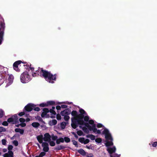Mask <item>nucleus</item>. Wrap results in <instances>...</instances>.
Here are the masks:
<instances>
[{
	"mask_svg": "<svg viewBox=\"0 0 157 157\" xmlns=\"http://www.w3.org/2000/svg\"><path fill=\"white\" fill-rule=\"evenodd\" d=\"M13 153L12 151H9L8 153H5L3 155L4 157H13Z\"/></svg>",
	"mask_w": 157,
	"mask_h": 157,
	"instance_id": "dca6fc26",
	"label": "nucleus"
},
{
	"mask_svg": "<svg viewBox=\"0 0 157 157\" xmlns=\"http://www.w3.org/2000/svg\"><path fill=\"white\" fill-rule=\"evenodd\" d=\"M2 144L3 145H6V140L5 139H2Z\"/></svg>",
	"mask_w": 157,
	"mask_h": 157,
	"instance_id": "13d9d810",
	"label": "nucleus"
},
{
	"mask_svg": "<svg viewBox=\"0 0 157 157\" xmlns=\"http://www.w3.org/2000/svg\"><path fill=\"white\" fill-rule=\"evenodd\" d=\"M19 121L21 123H24L25 122V119L22 118H20L19 119Z\"/></svg>",
	"mask_w": 157,
	"mask_h": 157,
	"instance_id": "864d4df0",
	"label": "nucleus"
},
{
	"mask_svg": "<svg viewBox=\"0 0 157 157\" xmlns=\"http://www.w3.org/2000/svg\"><path fill=\"white\" fill-rule=\"evenodd\" d=\"M40 67H39L38 70L35 71L36 72H34L32 74V76L33 77H34L37 76V75H39L38 74L40 75L39 72L40 70Z\"/></svg>",
	"mask_w": 157,
	"mask_h": 157,
	"instance_id": "5701e85b",
	"label": "nucleus"
},
{
	"mask_svg": "<svg viewBox=\"0 0 157 157\" xmlns=\"http://www.w3.org/2000/svg\"><path fill=\"white\" fill-rule=\"evenodd\" d=\"M57 123V121L55 119H53L52 121H50L49 122V124L51 126L55 125Z\"/></svg>",
	"mask_w": 157,
	"mask_h": 157,
	"instance_id": "a878e982",
	"label": "nucleus"
},
{
	"mask_svg": "<svg viewBox=\"0 0 157 157\" xmlns=\"http://www.w3.org/2000/svg\"><path fill=\"white\" fill-rule=\"evenodd\" d=\"M29 69H30L33 72V71H34V67H31V66H30Z\"/></svg>",
	"mask_w": 157,
	"mask_h": 157,
	"instance_id": "338daca9",
	"label": "nucleus"
},
{
	"mask_svg": "<svg viewBox=\"0 0 157 157\" xmlns=\"http://www.w3.org/2000/svg\"><path fill=\"white\" fill-rule=\"evenodd\" d=\"M95 141L98 143H101L102 141V139L101 138H98L95 140Z\"/></svg>",
	"mask_w": 157,
	"mask_h": 157,
	"instance_id": "37998d69",
	"label": "nucleus"
},
{
	"mask_svg": "<svg viewBox=\"0 0 157 157\" xmlns=\"http://www.w3.org/2000/svg\"><path fill=\"white\" fill-rule=\"evenodd\" d=\"M19 125H20V126L22 127H25L26 125V124L24 122L21 123L19 124Z\"/></svg>",
	"mask_w": 157,
	"mask_h": 157,
	"instance_id": "052dcab7",
	"label": "nucleus"
},
{
	"mask_svg": "<svg viewBox=\"0 0 157 157\" xmlns=\"http://www.w3.org/2000/svg\"><path fill=\"white\" fill-rule=\"evenodd\" d=\"M78 125H85L86 127L90 131H91L93 128V125H92V126H91L87 122H84L83 119H82L78 121V122L77 123V125L78 126Z\"/></svg>",
	"mask_w": 157,
	"mask_h": 157,
	"instance_id": "423d86ee",
	"label": "nucleus"
},
{
	"mask_svg": "<svg viewBox=\"0 0 157 157\" xmlns=\"http://www.w3.org/2000/svg\"><path fill=\"white\" fill-rule=\"evenodd\" d=\"M42 146L43 147V150L44 152H48L49 148L48 147V144L46 142H43L42 145Z\"/></svg>",
	"mask_w": 157,
	"mask_h": 157,
	"instance_id": "2eb2a0df",
	"label": "nucleus"
},
{
	"mask_svg": "<svg viewBox=\"0 0 157 157\" xmlns=\"http://www.w3.org/2000/svg\"><path fill=\"white\" fill-rule=\"evenodd\" d=\"M13 146L12 145H9L8 147V149L9 151H10L13 149Z\"/></svg>",
	"mask_w": 157,
	"mask_h": 157,
	"instance_id": "bf43d9fd",
	"label": "nucleus"
},
{
	"mask_svg": "<svg viewBox=\"0 0 157 157\" xmlns=\"http://www.w3.org/2000/svg\"><path fill=\"white\" fill-rule=\"evenodd\" d=\"M34 106L33 108V109L35 111H39L40 110V109L39 107H36V105L34 104Z\"/></svg>",
	"mask_w": 157,
	"mask_h": 157,
	"instance_id": "58836bf2",
	"label": "nucleus"
},
{
	"mask_svg": "<svg viewBox=\"0 0 157 157\" xmlns=\"http://www.w3.org/2000/svg\"><path fill=\"white\" fill-rule=\"evenodd\" d=\"M31 76L27 71H25L22 73L20 76V80L23 83H26L31 80Z\"/></svg>",
	"mask_w": 157,
	"mask_h": 157,
	"instance_id": "7ed1b4c3",
	"label": "nucleus"
},
{
	"mask_svg": "<svg viewBox=\"0 0 157 157\" xmlns=\"http://www.w3.org/2000/svg\"><path fill=\"white\" fill-rule=\"evenodd\" d=\"M72 141L73 142V144L75 145L76 147H78V144L77 142L76 141H75V140H73Z\"/></svg>",
	"mask_w": 157,
	"mask_h": 157,
	"instance_id": "a18cd8bd",
	"label": "nucleus"
},
{
	"mask_svg": "<svg viewBox=\"0 0 157 157\" xmlns=\"http://www.w3.org/2000/svg\"><path fill=\"white\" fill-rule=\"evenodd\" d=\"M12 117L13 118L14 122V123H13V124H16L17 123H19L18 118L17 114H14Z\"/></svg>",
	"mask_w": 157,
	"mask_h": 157,
	"instance_id": "aec40b11",
	"label": "nucleus"
},
{
	"mask_svg": "<svg viewBox=\"0 0 157 157\" xmlns=\"http://www.w3.org/2000/svg\"><path fill=\"white\" fill-rule=\"evenodd\" d=\"M43 112L41 114V117H44L46 115L47 116V117H50L49 114H47V113L49 112V110L47 108H44L43 109Z\"/></svg>",
	"mask_w": 157,
	"mask_h": 157,
	"instance_id": "9b49d317",
	"label": "nucleus"
},
{
	"mask_svg": "<svg viewBox=\"0 0 157 157\" xmlns=\"http://www.w3.org/2000/svg\"><path fill=\"white\" fill-rule=\"evenodd\" d=\"M46 154V153L44 152H41L39 155L36 156H38V157H43Z\"/></svg>",
	"mask_w": 157,
	"mask_h": 157,
	"instance_id": "e433bc0d",
	"label": "nucleus"
},
{
	"mask_svg": "<svg viewBox=\"0 0 157 157\" xmlns=\"http://www.w3.org/2000/svg\"><path fill=\"white\" fill-rule=\"evenodd\" d=\"M63 142H64V139L62 137H60L59 139L57 138L56 141V143L57 144H59L60 143Z\"/></svg>",
	"mask_w": 157,
	"mask_h": 157,
	"instance_id": "393cba45",
	"label": "nucleus"
},
{
	"mask_svg": "<svg viewBox=\"0 0 157 157\" xmlns=\"http://www.w3.org/2000/svg\"><path fill=\"white\" fill-rule=\"evenodd\" d=\"M67 123L65 122H63L60 124V126L62 129H64Z\"/></svg>",
	"mask_w": 157,
	"mask_h": 157,
	"instance_id": "2f4dec72",
	"label": "nucleus"
},
{
	"mask_svg": "<svg viewBox=\"0 0 157 157\" xmlns=\"http://www.w3.org/2000/svg\"><path fill=\"white\" fill-rule=\"evenodd\" d=\"M71 115L73 117H71V125L74 129H75L78 127L77 123L78 122V114L76 110H73L71 113Z\"/></svg>",
	"mask_w": 157,
	"mask_h": 157,
	"instance_id": "f03ea898",
	"label": "nucleus"
},
{
	"mask_svg": "<svg viewBox=\"0 0 157 157\" xmlns=\"http://www.w3.org/2000/svg\"><path fill=\"white\" fill-rule=\"evenodd\" d=\"M43 140L46 142H48L50 141L51 140V136L48 133H45L44 135Z\"/></svg>",
	"mask_w": 157,
	"mask_h": 157,
	"instance_id": "f8f14e48",
	"label": "nucleus"
},
{
	"mask_svg": "<svg viewBox=\"0 0 157 157\" xmlns=\"http://www.w3.org/2000/svg\"><path fill=\"white\" fill-rule=\"evenodd\" d=\"M77 151L78 153L83 156H85L86 155V152L82 148L78 150Z\"/></svg>",
	"mask_w": 157,
	"mask_h": 157,
	"instance_id": "4be33fe9",
	"label": "nucleus"
},
{
	"mask_svg": "<svg viewBox=\"0 0 157 157\" xmlns=\"http://www.w3.org/2000/svg\"><path fill=\"white\" fill-rule=\"evenodd\" d=\"M34 106V104L29 103L25 107L24 109V110H25L27 112H30L33 109Z\"/></svg>",
	"mask_w": 157,
	"mask_h": 157,
	"instance_id": "1a4fd4ad",
	"label": "nucleus"
},
{
	"mask_svg": "<svg viewBox=\"0 0 157 157\" xmlns=\"http://www.w3.org/2000/svg\"><path fill=\"white\" fill-rule=\"evenodd\" d=\"M116 150V149L115 147H110L108 148L107 150V151H108L109 154H110V155H112L111 154H112L115 152Z\"/></svg>",
	"mask_w": 157,
	"mask_h": 157,
	"instance_id": "f3484780",
	"label": "nucleus"
},
{
	"mask_svg": "<svg viewBox=\"0 0 157 157\" xmlns=\"http://www.w3.org/2000/svg\"><path fill=\"white\" fill-rule=\"evenodd\" d=\"M21 63L24 64L27 63L26 62H22L21 60H18L15 62L13 64V67L14 69L17 72L20 71V69L18 68V65L20 64Z\"/></svg>",
	"mask_w": 157,
	"mask_h": 157,
	"instance_id": "0eeeda50",
	"label": "nucleus"
},
{
	"mask_svg": "<svg viewBox=\"0 0 157 157\" xmlns=\"http://www.w3.org/2000/svg\"><path fill=\"white\" fill-rule=\"evenodd\" d=\"M14 79V76L12 75H9L8 79L9 82L11 83H12L13 82Z\"/></svg>",
	"mask_w": 157,
	"mask_h": 157,
	"instance_id": "cd10ccee",
	"label": "nucleus"
},
{
	"mask_svg": "<svg viewBox=\"0 0 157 157\" xmlns=\"http://www.w3.org/2000/svg\"><path fill=\"white\" fill-rule=\"evenodd\" d=\"M89 121V123L90 124L92 125H94L95 124L94 123V121H93V120H90L89 121Z\"/></svg>",
	"mask_w": 157,
	"mask_h": 157,
	"instance_id": "5fc2aeb1",
	"label": "nucleus"
},
{
	"mask_svg": "<svg viewBox=\"0 0 157 157\" xmlns=\"http://www.w3.org/2000/svg\"><path fill=\"white\" fill-rule=\"evenodd\" d=\"M40 75H39L41 77L44 78L46 81L47 82L53 83L54 81H56V78L55 77L53 76V74H52L50 71H48L45 70H44L43 68L40 69Z\"/></svg>",
	"mask_w": 157,
	"mask_h": 157,
	"instance_id": "f257e3e1",
	"label": "nucleus"
},
{
	"mask_svg": "<svg viewBox=\"0 0 157 157\" xmlns=\"http://www.w3.org/2000/svg\"><path fill=\"white\" fill-rule=\"evenodd\" d=\"M84 115L83 116V120L86 122L88 121L89 119V117L88 116H85Z\"/></svg>",
	"mask_w": 157,
	"mask_h": 157,
	"instance_id": "c9c22d12",
	"label": "nucleus"
},
{
	"mask_svg": "<svg viewBox=\"0 0 157 157\" xmlns=\"http://www.w3.org/2000/svg\"><path fill=\"white\" fill-rule=\"evenodd\" d=\"M6 131V129L5 128L2 127H0V132H5Z\"/></svg>",
	"mask_w": 157,
	"mask_h": 157,
	"instance_id": "09e8293b",
	"label": "nucleus"
},
{
	"mask_svg": "<svg viewBox=\"0 0 157 157\" xmlns=\"http://www.w3.org/2000/svg\"><path fill=\"white\" fill-rule=\"evenodd\" d=\"M102 134L105 135V138L107 140H110L112 141L113 139L112 137L111 134L109 133V130L105 128L104 130L102 132Z\"/></svg>",
	"mask_w": 157,
	"mask_h": 157,
	"instance_id": "20e7f679",
	"label": "nucleus"
},
{
	"mask_svg": "<svg viewBox=\"0 0 157 157\" xmlns=\"http://www.w3.org/2000/svg\"><path fill=\"white\" fill-rule=\"evenodd\" d=\"M15 132H19L22 135L24 132V130L19 128H16L14 130Z\"/></svg>",
	"mask_w": 157,
	"mask_h": 157,
	"instance_id": "b1692460",
	"label": "nucleus"
},
{
	"mask_svg": "<svg viewBox=\"0 0 157 157\" xmlns=\"http://www.w3.org/2000/svg\"><path fill=\"white\" fill-rule=\"evenodd\" d=\"M64 119L66 121H68L70 119V117L68 115H64Z\"/></svg>",
	"mask_w": 157,
	"mask_h": 157,
	"instance_id": "ea45409f",
	"label": "nucleus"
},
{
	"mask_svg": "<svg viewBox=\"0 0 157 157\" xmlns=\"http://www.w3.org/2000/svg\"><path fill=\"white\" fill-rule=\"evenodd\" d=\"M48 142L49 143V144L51 146L53 147L55 145V143L53 141H51V140L50 141H49Z\"/></svg>",
	"mask_w": 157,
	"mask_h": 157,
	"instance_id": "a19ab883",
	"label": "nucleus"
},
{
	"mask_svg": "<svg viewBox=\"0 0 157 157\" xmlns=\"http://www.w3.org/2000/svg\"><path fill=\"white\" fill-rule=\"evenodd\" d=\"M92 131H93V132L94 133L97 132V133L98 134H100L101 133V131L99 130H97V128H96L95 124L93 125V128Z\"/></svg>",
	"mask_w": 157,
	"mask_h": 157,
	"instance_id": "6ab92c4d",
	"label": "nucleus"
},
{
	"mask_svg": "<svg viewBox=\"0 0 157 157\" xmlns=\"http://www.w3.org/2000/svg\"><path fill=\"white\" fill-rule=\"evenodd\" d=\"M105 144L106 146H112L113 145V143L112 142V141H107Z\"/></svg>",
	"mask_w": 157,
	"mask_h": 157,
	"instance_id": "7c9ffc66",
	"label": "nucleus"
},
{
	"mask_svg": "<svg viewBox=\"0 0 157 157\" xmlns=\"http://www.w3.org/2000/svg\"><path fill=\"white\" fill-rule=\"evenodd\" d=\"M37 139L40 144L43 143V136L42 135H39L37 137Z\"/></svg>",
	"mask_w": 157,
	"mask_h": 157,
	"instance_id": "412c9836",
	"label": "nucleus"
},
{
	"mask_svg": "<svg viewBox=\"0 0 157 157\" xmlns=\"http://www.w3.org/2000/svg\"><path fill=\"white\" fill-rule=\"evenodd\" d=\"M7 121L9 123H11L14 122L13 118L12 117L9 118L7 120Z\"/></svg>",
	"mask_w": 157,
	"mask_h": 157,
	"instance_id": "49530a36",
	"label": "nucleus"
},
{
	"mask_svg": "<svg viewBox=\"0 0 157 157\" xmlns=\"http://www.w3.org/2000/svg\"><path fill=\"white\" fill-rule=\"evenodd\" d=\"M56 118L58 120H60L61 118V116L59 114H58L56 115Z\"/></svg>",
	"mask_w": 157,
	"mask_h": 157,
	"instance_id": "6e6d98bb",
	"label": "nucleus"
},
{
	"mask_svg": "<svg viewBox=\"0 0 157 157\" xmlns=\"http://www.w3.org/2000/svg\"><path fill=\"white\" fill-rule=\"evenodd\" d=\"M61 107L59 105H57L56 107V108L57 110L61 109Z\"/></svg>",
	"mask_w": 157,
	"mask_h": 157,
	"instance_id": "0e129e2a",
	"label": "nucleus"
},
{
	"mask_svg": "<svg viewBox=\"0 0 157 157\" xmlns=\"http://www.w3.org/2000/svg\"><path fill=\"white\" fill-rule=\"evenodd\" d=\"M79 112L80 113L78 114V121L83 119L84 115L87 114L86 112L82 109H79Z\"/></svg>",
	"mask_w": 157,
	"mask_h": 157,
	"instance_id": "9d476101",
	"label": "nucleus"
},
{
	"mask_svg": "<svg viewBox=\"0 0 157 157\" xmlns=\"http://www.w3.org/2000/svg\"><path fill=\"white\" fill-rule=\"evenodd\" d=\"M87 138H90L91 140H95V136L92 134H89L86 136Z\"/></svg>",
	"mask_w": 157,
	"mask_h": 157,
	"instance_id": "c756f323",
	"label": "nucleus"
},
{
	"mask_svg": "<svg viewBox=\"0 0 157 157\" xmlns=\"http://www.w3.org/2000/svg\"><path fill=\"white\" fill-rule=\"evenodd\" d=\"M51 138L53 140L55 141L58 138V136H55L54 134H52L51 136Z\"/></svg>",
	"mask_w": 157,
	"mask_h": 157,
	"instance_id": "72a5a7b5",
	"label": "nucleus"
},
{
	"mask_svg": "<svg viewBox=\"0 0 157 157\" xmlns=\"http://www.w3.org/2000/svg\"><path fill=\"white\" fill-rule=\"evenodd\" d=\"M78 140L81 143H83L84 144H86L90 142V140L88 139H86L85 140V138L84 137H80L79 138Z\"/></svg>",
	"mask_w": 157,
	"mask_h": 157,
	"instance_id": "4468645a",
	"label": "nucleus"
},
{
	"mask_svg": "<svg viewBox=\"0 0 157 157\" xmlns=\"http://www.w3.org/2000/svg\"><path fill=\"white\" fill-rule=\"evenodd\" d=\"M23 66L25 67V68L26 70H29L30 66H31V64L30 63L29 64L27 63L26 64V65H24Z\"/></svg>",
	"mask_w": 157,
	"mask_h": 157,
	"instance_id": "473e14b6",
	"label": "nucleus"
},
{
	"mask_svg": "<svg viewBox=\"0 0 157 157\" xmlns=\"http://www.w3.org/2000/svg\"><path fill=\"white\" fill-rule=\"evenodd\" d=\"M25 110H23V112L19 113L18 114V115L20 116L21 117V116H23V115H24L25 114Z\"/></svg>",
	"mask_w": 157,
	"mask_h": 157,
	"instance_id": "603ef678",
	"label": "nucleus"
},
{
	"mask_svg": "<svg viewBox=\"0 0 157 157\" xmlns=\"http://www.w3.org/2000/svg\"><path fill=\"white\" fill-rule=\"evenodd\" d=\"M61 107L63 108L67 109V105H61Z\"/></svg>",
	"mask_w": 157,
	"mask_h": 157,
	"instance_id": "69168bd1",
	"label": "nucleus"
},
{
	"mask_svg": "<svg viewBox=\"0 0 157 157\" xmlns=\"http://www.w3.org/2000/svg\"><path fill=\"white\" fill-rule=\"evenodd\" d=\"M103 125L102 124L100 123H98V124L97 125V127L98 128H100L103 127Z\"/></svg>",
	"mask_w": 157,
	"mask_h": 157,
	"instance_id": "680f3d73",
	"label": "nucleus"
},
{
	"mask_svg": "<svg viewBox=\"0 0 157 157\" xmlns=\"http://www.w3.org/2000/svg\"><path fill=\"white\" fill-rule=\"evenodd\" d=\"M66 148V147L62 145H58L55 147L54 149L56 151L60 150Z\"/></svg>",
	"mask_w": 157,
	"mask_h": 157,
	"instance_id": "a211bd4d",
	"label": "nucleus"
},
{
	"mask_svg": "<svg viewBox=\"0 0 157 157\" xmlns=\"http://www.w3.org/2000/svg\"><path fill=\"white\" fill-rule=\"evenodd\" d=\"M83 130L85 132V133H87L89 132V131L88 129L85 127H83L82 128Z\"/></svg>",
	"mask_w": 157,
	"mask_h": 157,
	"instance_id": "79ce46f5",
	"label": "nucleus"
},
{
	"mask_svg": "<svg viewBox=\"0 0 157 157\" xmlns=\"http://www.w3.org/2000/svg\"><path fill=\"white\" fill-rule=\"evenodd\" d=\"M55 102L53 101H47L46 103H42L39 105L40 107H44L48 106L50 105H56Z\"/></svg>",
	"mask_w": 157,
	"mask_h": 157,
	"instance_id": "6e6552de",
	"label": "nucleus"
},
{
	"mask_svg": "<svg viewBox=\"0 0 157 157\" xmlns=\"http://www.w3.org/2000/svg\"><path fill=\"white\" fill-rule=\"evenodd\" d=\"M32 125L34 128H38L40 126V124L37 122H34L32 124Z\"/></svg>",
	"mask_w": 157,
	"mask_h": 157,
	"instance_id": "bb28decb",
	"label": "nucleus"
},
{
	"mask_svg": "<svg viewBox=\"0 0 157 157\" xmlns=\"http://www.w3.org/2000/svg\"><path fill=\"white\" fill-rule=\"evenodd\" d=\"M71 113V110L69 108H67L64 110L61 111L60 112L61 115L62 116L64 115H68Z\"/></svg>",
	"mask_w": 157,
	"mask_h": 157,
	"instance_id": "ddd939ff",
	"label": "nucleus"
},
{
	"mask_svg": "<svg viewBox=\"0 0 157 157\" xmlns=\"http://www.w3.org/2000/svg\"><path fill=\"white\" fill-rule=\"evenodd\" d=\"M72 134L73 135H74L75 137L76 138V139H78V136L76 135V134L74 132H72Z\"/></svg>",
	"mask_w": 157,
	"mask_h": 157,
	"instance_id": "e2e57ef3",
	"label": "nucleus"
},
{
	"mask_svg": "<svg viewBox=\"0 0 157 157\" xmlns=\"http://www.w3.org/2000/svg\"><path fill=\"white\" fill-rule=\"evenodd\" d=\"M77 133L78 134V135L79 136H81L83 134V132L80 130H79V131H78L77 132Z\"/></svg>",
	"mask_w": 157,
	"mask_h": 157,
	"instance_id": "de8ad7c7",
	"label": "nucleus"
},
{
	"mask_svg": "<svg viewBox=\"0 0 157 157\" xmlns=\"http://www.w3.org/2000/svg\"><path fill=\"white\" fill-rule=\"evenodd\" d=\"M13 143L15 146H17L18 145V143L17 140H14Z\"/></svg>",
	"mask_w": 157,
	"mask_h": 157,
	"instance_id": "3c124183",
	"label": "nucleus"
},
{
	"mask_svg": "<svg viewBox=\"0 0 157 157\" xmlns=\"http://www.w3.org/2000/svg\"><path fill=\"white\" fill-rule=\"evenodd\" d=\"M5 28V23L2 22H1L0 23V45L1 44L3 39Z\"/></svg>",
	"mask_w": 157,
	"mask_h": 157,
	"instance_id": "39448f33",
	"label": "nucleus"
},
{
	"mask_svg": "<svg viewBox=\"0 0 157 157\" xmlns=\"http://www.w3.org/2000/svg\"><path fill=\"white\" fill-rule=\"evenodd\" d=\"M35 118L36 119L38 120L39 121H41L44 124L45 123L44 121H43L42 119L40 116H37L35 117Z\"/></svg>",
	"mask_w": 157,
	"mask_h": 157,
	"instance_id": "c85d7f7f",
	"label": "nucleus"
},
{
	"mask_svg": "<svg viewBox=\"0 0 157 157\" xmlns=\"http://www.w3.org/2000/svg\"><path fill=\"white\" fill-rule=\"evenodd\" d=\"M2 125L5 126H7L8 125L7 121H4L2 123Z\"/></svg>",
	"mask_w": 157,
	"mask_h": 157,
	"instance_id": "4d7b16f0",
	"label": "nucleus"
},
{
	"mask_svg": "<svg viewBox=\"0 0 157 157\" xmlns=\"http://www.w3.org/2000/svg\"><path fill=\"white\" fill-rule=\"evenodd\" d=\"M152 144V146L153 147H155L157 146V142L156 141L153 143V142H151Z\"/></svg>",
	"mask_w": 157,
	"mask_h": 157,
	"instance_id": "8fccbe9b",
	"label": "nucleus"
},
{
	"mask_svg": "<svg viewBox=\"0 0 157 157\" xmlns=\"http://www.w3.org/2000/svg\"><path fill=\"white\" fill-rule=\"evenodd\" d=\"M63 139L64 141H65L67 143H69L70 141V139L68 137H65Z\"/></svg>",
	"mask_w": 157,
	"mask_h": 157,
	"instance_id": "f704fd0d",
	"label": "nucleus"
},
{
	"mask_svg": "<svg viewBox=\"0 0 157 157\" xmlns=\"http://www.w3.org/2000/svg\"><path fill=\"white\" fill-rule=\"evenodd\" d=\"M4 115V112L2 109H0V118H2Z\"/></svg>",
	"mask_w": 157,
	"mask_h": 157,
	"instance_id": "4c0bfd02",
	"label": "nucleus"
},
{
	"mask_svg": "<svg viewBox=\"0 0 157 157\" xmlns=\"http://www.w3.org/2000/svg\"><path fill=\"white\" fill-rule=\"evenodd\" d=\"M49 112L51 113L52 114L55 115L56 114V113L55 111L53 110L52 109H50L49 110Z\"/></svg>",
	"mask_w": 157,
	"mask_h": 157,
	"instance_id": "c03bdc74",
	"label": "nucleus"
},
{
	"mask_svg": "<svg viewBox=\"0 0 157 157\" xmlns=\"http://www.w3.org/2000/svg\"><path fill=\"white\" fill-rule=\"evenodd\" d=\"M7 151V150L6 148H4L3 149V151L4 152H6Z\"/></svg>",
	"mask_w": 157,
	"mask_h": 157,
	"instance_id": "774afa93",
	"label": "nucleus"
}]
</instances>
